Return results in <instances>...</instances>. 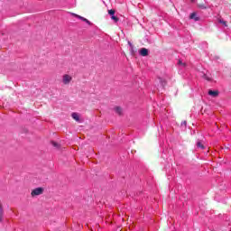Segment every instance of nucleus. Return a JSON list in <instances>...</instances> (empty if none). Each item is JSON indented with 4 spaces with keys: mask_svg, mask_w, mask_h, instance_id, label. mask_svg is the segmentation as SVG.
<instances>
[{
    "mask_svg": "<svg viewBox=\"0 0 231 231\" xmlns=\"http://www.w3.org/2000/svg\"><path fill=\"white\" fill-rule=\"evenodd\" d=\"M42 192H44V189L36 188V189L32 190L31 196H32V198H35V196H41V194H42Z\"/></svg>",
    "mask_w": 231,
    "mask_h": 231,
    "instance_id": "nucleus-1",
    "label": "nucleus"
},
{
    "mask_svg": "<svg viewBox=\"0 0 231 231\" xmlns=\"http://www.w3.org/2000/svg\"><path fill=\"white\" fill-rule=\"evenodd\" d=\"M71 80H73V78L71 76H69V74L63 75L62 82H63V84H65V86H68V84H69V82H71Z\"/></svg>",
    "mask_w": 231,
    "mask_h": 231,
    "instance_id": "nucleus-2",
    "label": "nucleus"
},
{
    "mask_svg": "<svg viewBox=\"0 0 231 231\" xmlns=\"http://www.w3.org/2000/svg\"><path fill=\"white\" fill-rule=\"evenodd\" d=\"M208 94L209 97H213L214 98L219 97V90H208Z\"/></svg>",
    "mask_w": 231,
    "mask_h": 231,
    "instance_id": "nucleus-3",
    "label": "nucleus"
},
{
    "mask_svg": "<svg viewBox=\"0 0 231 231\" xmlns=\"http://www.w3.org/2000/svg\"><path fill=\"white\" fill-rule=\"evenodd\" d=\"M72 15L74 17H77L78 19H80L81 21H83L84 23H87V24H91V22H89V20H88L87 18H84L79 14H72Z\"/></svg>",
    "mask_w": 231,
    "mask_h": 231,
    "instance_id": "nucleus-4",
    "label": "nucleus"
},
{
    "mask_svg": "<svg viewBox=\"0 0 231 231\" xmlns=\"http://www.w3.org/2000/svg\"><path fill=\"white\" fill-rule=\"evenodd\" d=\"M139 53L142 57H147V55H149V50H147L146 48H142Z\"/></svg>",
    "mask_w": 231,
    "mask_h": 231,
    "instance_id": "nucleus-5",
    "label": "nucleus"
},
{
    "mask_svg": "<svg viewBox=\"0 0 231 231\" xmlns=\"http://www.w3.org/2000/svg\"><path fill=\"white\" fill-rule=\"evenodd\" d=\"M4 216H5V209L3 208V204L0 201V223H3Z\"/></svg>",
    "mask_w": 231,
    "mask_h": 231,
    "instance_id": "nucleus-6",
    "label": "nucleus"
},
{
    "mask_svg": "<svg viewBox=\"0 0 231 231\" xmlns=\"http://www.w3.org/2000/svg\"><path fill=\"white\" fill-rule=\"evenodd\" d=\"M71 116L76 122H80V116H79V114L74 112L71 114Z\"/></svg>",
    "mask_w": 231,
    "mask_h": 231,
    "instance_id": "nucleus-7",
    "label": "nucleus"
},
{
    "mask_svg": "<svg viewBox=\"0 0 231 231\" xmlns=\"http://www.w3.org/2000/svg\"><path fill=\"white\" fill-rule=\"evenodd\" d=\"M159 82H160L162 88H164L165 86H167V80H165L162 78H159Z\"/></svg>",
    "mask_w": 231,
    "mask_h": 231,
    "instance_id": "nucleus-8",
    "label": "nucleus"
},
{
    "mask_svg": "<svg viewBox=\"0 0 231 231\" xmlns=\"http://www.w3.org/2000/svg\"><path fill=\"white\" fill-rule=\"evenodd\" d=\"M128 44L131 48V53L132 55H134L136 53V50H134V46L133 45V43H131V42H128Z\"/></svg>",
    "mask_w": 231,
    "mask_h": 231,
    "instance_id": "nucleus-9",
    "label": "nucleus"
},
{
    "mask_svg": "<svg viewBox=\"0 0 231 231\" xmlns=\"http://www.w3.org/2000/svg\"><path fill=\"white\" fill-rule=\"evenodd\" d=\"M202 79H204V80H208V82H210V80H212V78H210V76L207 74H203Z\"/></svg>",
    "mask_w": 231,
    "mask_h": 231,
    "instance_id": "nucleus-10",
    "label": "nucleus"
},
{
    "mask_svg": "<svg viewBox=\"0 0 231 231\" xmlns=\"http://www.w3.org/2000/svg\"><path fill=\"white\" fill-rule=\"evenodd\" d=\"M197 147H199V149H205V145H203L201 141H198Z\"/></svg>",
    "mask_w": 231,
    "mask_h": 231,
    "instance_id": "nucleus-11",
    "label": "nucleus"
},
{
    "mask_svg": "<svg viewBox=\"0 0 231 231\" xmlns=\"http://www.w3.org/2000/svg\"><path fill=\"white\" fill-rule=\"evenodd\" d=\"M189 19H194L195 21H199V18L196 16V13H192Z\"/></svg>",
    "mask_w": 231,
    "mask_h": 231,
    "instance_id": "nucleus-12",
    "label": "nucleus"
},
{
    "mask_svg": "<svg viewBox=\"0 0 231 231\" xmlns=\"http://www.w3.org/2000/svg\"><path fill=\"white\" fill-rule=\"evenodd\" d=\"M218 23H219L220 24H223V26H226V27L228 26L226 21H225V20H223V19H218Z\"/></svg>",
    "mask_w": 231,
    "mask_h": 231,
    "instance_id": "nucleus-13",
    "label": "nucleus"
},
{
    "mask_svg": "<svg viewBox=\"0 0 231 231\" xmlns=\"http://www.w3.org/2000/svg\"><path fill=\"white\" fill-rule=\"evenodd\" d=\"M115 111H116V113H117V115H122V108H121V107L116 106V107L115 108Z\"/></svg>",
    "mask_w": 231,
    "mask_h": 231,
    "instance_id": "nucleus-14",
    "label": "nucleus"
},
{
    "mask_svg": "<svg viewBox=\"0 0 231 231\" xmlns=\"http://www.w3.org/2000/svg\"><path fill=\"white\" fill-rule=\"evenodd\" d=\"M116 12V11H115V9H110V10H108L109 15H112V16L115 15Z\"/></svg>",
    "mask_w": 231,
    "mask_h": 231,
    "instance_id": "nucleus-15",
    "label": "nucleus"
},
{
    "mask_svg": "<svg viewBox=\"0 0 231 231\" xmlns=\"http://www.w3.org/2000/svg\"><path fill=\"white\" fill-rule=\"evenodd\" d=\"M111 19H112L113 21H115V23H118V21H119V18L116 17V16H115V14L111 16Z\"/></svg>",
    "mask_w": 231,
    "mask_h": 231,
    "instance_id": "nucleus-16",
    "label": "nucleus"
},
{
    "mask_svg": "<svg viewBox=\"0 0 231 231\" xmlns=\"http://www.w3.org/2000/svg\"><path fill=\"white\" fill-rule=\"evenodd\" d=\"M51 144L53 145V147L59 149V143H57L56 142H51Z\"/></svg>",
    "mask_w": 231,
    "mask_h": 231,
    "instance_id": "nucleus-17",
    "label": "nucleus"
},
{
    "mask_svg": "<svg viewBox=\"0 0 231 231\" xmlns=\"http://www.w3.org/2000/svg\"><path fill=\"white\" fill-rule=\"evenodd\" d=\"M179 64H180V66H186V64L183 63V62L181 61V60H179Z\"/></svg>",
    "mask_w": 231,
    "mask_h": 231,
    "instance_id": "nucleus-18",
    "label": "nucleus"
},
{
    "mask_svg": "<svg viewBox=\"0 0 231 231\" xmlns=\"http://www.w3.org/2000/svg\"><path fill=\"white\" fill-rule=\"evenodd\" d=\"M183 124H184V125H187V121H184Z\"/></svg>",
    "mask_w": 231,
    "mask_h": 231,
    "instance_id": "nucleus-19",
    "label": "nucleus"
},
{
    "mask_svg": "<svg viewBox=\"0 0 231 231\" xmlns=\"http://www.w3.org/2000/svg\"><path fill=\"white\" fill-rule=\"evenodd\" d=\"M191 1H194V0H191Z\"/></svg>",
    "mask_w": 231,
    "mask_h": 231,
    "instance_id": "nucleus-20",
    "label": "nucleus"
}]
</instances>
